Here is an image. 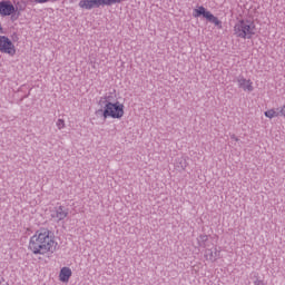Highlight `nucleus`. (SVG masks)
<instances>
[{
    "label": "nucleus",
    "instance_id": "obj_1",
    "mask_svg": "<svg viewBox=\"0 0 285 285\" xmlns=\"http://www.w3.org/2000/svg\"><path fill=\"white\" fill-rule=\"evenodd\" d=\"M59 244L55 240V233L48 228H41L36 232L29 240V250L33 255H47L56 253Z\"/></svg>",
    "mask_w": 285,
    "mask_h": 285
},
{
    "label": "nucleus",
    "instance_id": "obj_2",
    "mask_svg": "<svg viewBox=\"0 0 285 285\" xmlns=\"http://www.w3.org/2000/svg\"><path fill=\"white\" fill-rule=\"evenodd\" d=\"M99 104L105 105L104 109H98L96 111L97 117H102L104 121L111 117V119H121L124 117V105L119 104V101L112 104L108 100V97L100 98Z\"/></svg>",
    "mask_w": 285,
    "mask_h": 285
},
{
    "label": "nucleus",
    "instance_id": "obj_3",
    "mask_svg": "<svg viewBox=\"0 0 285 285\" xmlns=\"http://www.w3.org/2000/svg\"><path fill=\"white\" fill-rule=\"evenodd\" d=\"M234 35L239 39H253V37H255V22L250 20H239L234 27Z\"/></svg>",
    "mask_w": 285,
    "mask_h": 285
},
{
    "label": "nucleus",
    "instance_id": "obj_4",
    "mask_svg": "<svg viewBox=\"0 0 285 285\" xmlns=\"http://www.w3.org/2000/svg\"><path fill=\"white\" fill-rule=\"evenodd\" d=\"M0 52L14 57L17 55V49L12 40L6 36H0Z\"/></svg>",
    "mask_w": 285,
    "mask_h": 285
},
{
    "label": "nucleus",
    "instance_id": "obj_5",
    "mask_svg": "<svg viewBox=\"0 0 285 285\" xmlns=\"http://www.w3.org/2000/svg\"><path fill=\"white\" fill-rule=\"evenodd\" d=\"M51 219H56V222H63L66 217H68V208L63 206L55 207L50 214Z\"/></svg>",
    "mask_w": 285,
    "mask_h": 285
},
{
    "label": "nucleus",
    "instance_id": "obj_6",
    "mask_svg": "<svg viewBox=\"0 0 285 285\" xmlns=\"http://www.w3.org/2000/svg\"><path fill=\"white\" fill-rule=\"evenodd\" d=\"M236 81L238 83V88H240L245 92H253V90H255V88L253 87V81H250V79L244 78V76L242 75L236 78Z\"/></svg>",
    "mask_w": 285,
    "mask_h": 285
},
{
    "label": "nucleus",
    "instance_id": "obj_7",
    "mask_svg": "<svg viewBox=\"0 0 285 285\" xmlns=\"http://www.w3.org/2000/svg\"><path fill=\"white\" fill-rule=\"evenodd\" d=\"M0 14L1 17H10V14H14V4L10 3V1H1Z\"/></svg>",
    "mask_w": 285,
    "mask_h": 285
},
{
    "label": "nucleus",
    "instance_id": "obj_8",
    "mask_svg": "<svg viewBox=\"0 0 285 285\" xmlns=\"http://www.w3.org/2000/svg\"><path fill=\"white\" fill-rule=\"evenodd\" d=\"M220 252L215 247L214 249L205 250V258L208 262H217L219 259Z\"/></svg>",
    "mask_w": 285,
    "mask_h": 285
},
{
    "label": "nucleus",
    "instance_id": "obj_9",
    "mask_svg": "<svg viewBox=\"0 0 285 285\" xmlns=\"http://www.w3.org/2000/svg\"><path fill=\"white\" fill-rule=\"evenodd\" d=\"M70 277H72V269L70 267H62L59 274L60 282H69Z\"/></svg>",
    "mask_w": 285,
    "mask_h": 285
},
{
    "label": "nucleus",
    "instance_id": "obj_10",
    "mask_svg": "<svg viewBox=\"0 0 285 285\" xmlns=\"http://www.w3.org/2000/svg\"><path fill=\"white\" fill-rule=\"evenodd\" d=\"M194 17H204L205 19H208V14H210V11H207L204 6L198 7L194 10Z\"/></svg>",
    "mask_w": 285,
    "mask_h": 285
},
{
    "label": "nucleus",
    "instance_id": "obj_11",
    "mask_svg": "<svg viewBox=\"0 0 285 285\" xmlns=\"http://www.w3.org/2000/svg\"><path fill=\"white\" fill-rule=\"evenodd\" d=\"M207 21L209 23H214V26H217L219 30H222V21L219 20L218 17H215L213 13L207 14Z\"/></svg>",
    "mask_w": 285,
    "mask_h": 285
},
{
    "label": "nucleus",
    "instance_id": "obj_12",
    "mask_svg": "<svg viewBox=\"0 0 285 285\" xmlns=\"http://www.w3.org/2000/svg\"><path fill=\"white\" fill-rule=\"evenodd\" d=\"M78 6L82 10H92V0H80Z\"/></svg>",
    "mask_w": 285,
    "mask_h": 285
},
{
    "label": "nucleus",
    "instance_id": "obj_13",
    "mask_svg": "<svg viewBox=\"0 0 285 285\" xmlns=\"http://www.w3.org/2000/svg\"><path fill=\"white\" fill-rule=\"evenodd\" d=\"M26 1H18L13 7H14V12L18 13V17L26 10Z\"/></svg>",
    "mask_w": 285,
    "mask_h": 285
},
{
    "label": "nucleus",
    "instance_id": "obj_14",
    "mask_svg": "<svg viewBox=\"0 0 285 285\" xmlns=\"http://www.w3.org/2000/svg\"><path fill=\"white\" fill-rule=\"evenodd\" d=\"M198 242V246H200V248H206V243L208 242V235L203 234L197 238Z\"/></svg>",
    "mask_w": 285,
    "mask_h": 285
},
{
    "label": "nucleus",
    "instance_id": "obj_15",
    "mask_svg": "<svg viewBox=\"0 0 285 285\" xmlns=\"http://www.w3.org/2000/svg\"><path fill=\"white\" fill-rule=\"evenodd\" d=\"M277 110H279V108H277V109H269V110L265 111V117H267L268 119H273L275 117H279V114H278Z\"/></svg>",
    "mask_w": 285,
    "mask_h": 285
},
{
    "label": "nucleus",
    "instance_id": "obj_16",
    "mask_svg": "<svg viewBox=\"0 0 285 285\" xmlns=\"http://www.w3.org/2000/svg\"><path fill=\"white\" fill-rule=\"evenodd\" d=\"M104 4V0H91V9L92 8H101Z\"/></svg>",
    "mask_w": 285,
    "mask_h": 285
},
{
    "label": "nucleus",
    "instance_id": "obj_17",
    "mask_svg": "<svg viewBox=\"0 0 285 285\" xmlns=\"http://www.w3.org/2000/svg\"><path fill=\"white\" fill-rule=\"evenodd\" d=\"M56 126L58 128V130H63V128H66V121L61 118H59L56 122Z\"/></svg>",
    "mask_w": 285,
    "mask_h": 285
},
{
    "label": "nucleus",
    "instance_id": "obj_18",
    "mask_svg": "<svg viewBox=\"0 0 285 285\" xmlns=\"http://www.w3.org/2000/svg\"><path fill=\"white\" fill-rule=\"evenodd\" d=\"M122 0H104V6H115V3H121Z\"/></svg>",
    "mask_w": 285,
    "mask_h": 285
},
{
    "label": "nucleus",
    "instance_id": "obj_19",
    "mask_svg": "<svg viewBox=\"0 0 285 285\" xmlns=\"http://www.w3.org/2000/svg\"><path fill=\"white\" fill-rule=\"evenodd\" d=\"M278 117H284L285 118V105L278 108Z\"/></svg>",
    "mask_w": 285,
    "mask_h": 285
},
{
    "label": "nucleus",
    "instance_id": "obj_20",
    "mask_svg": "<svg viewBox=\"0 0 285 285\" xmlns=\"http://www.w3.org/2000/svg\"><path fill=\"white\" fill-rule=\"evenodd\" d=\"M254 285H266V283H264L263 279L256 278V279L254 281Z\"/></svg>",
    "mask_w": 285,
    "mask_h": 285
},
{
    "label": "nucleus",
    "instance_id": "obj_21",
    "mask_svg": "<svg viewBox=\"0 0 285 285\" xmlns=\"http://www.w3.org/2000/svg\"><path fill=\"white\" fill-rule=\"evenodd\" d=\"M35 3H48L50 0H33Z\"/></svg>",
    "mask_w": 285,
    "mask_h": 285
},
{
    "label": "nucleus",
    "instance_id": "obj_22",
    "mask_svg": "<svg viewBox=\"0 0 285 285\" xmlns=\"http://www.w3.org/2000/svg\"><path fill=\"white\" fill-rule=\"evenodd\" d=\"M230 139H233L234 141H239V138H237V136H235V134H233V135L230 136Z\"/></svg>",
    "mask_w": 285,
    "mask_h": 285
},
{
    "label": "nucleus",
    "instance_id": "obj_23",
    "mask_svg": "<svg viewBox=\"0 0 285 285\" xmlns=\"http://www.w3.org/2000/svg\"><path fill=\"white\" fill-rule=\"evenodd\" d=\"M11 19H12V21H17V19H19V13H17V16H11Z\"/></svg>",
    "mask_w": 285,
    "mask_h": 285
},
{
    "label": "nucleus",
    "instance_id": "obj_24",
    "mask_svg": "<svg viewBox=\"0 0 285 285\" xmlns=\"http://www.w3.org/2000/svg\"><path fill=\"white\" fill-rule=\"evenodd\" d=\"M0 285H8L7 282H0Z\"/></svg>",
    "mask_w": 285,
    "mask_h": 285
},
{
    "label": "nucleus",
    "instance_id": "obj_25",
    "mask_svg": "<svg viewBox=\"0 0 285 285\" xmlns=\"http://www.w3.org/2000/svg\"><path fill=\"white\" fill-rule=\"evenodd\" d=\"M1 30H3V29L0 27V32H1Z\"/></svg>",
    "mask_w": 285,
    "mask_h": 285
}]
</instances>
